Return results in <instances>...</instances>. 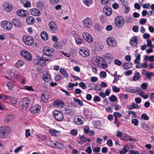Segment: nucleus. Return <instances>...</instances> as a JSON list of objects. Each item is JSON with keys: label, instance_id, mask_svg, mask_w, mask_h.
<instances>
[{"label": "nucleus", "instance_id": "50", "mask_svg": "<svg viewBox=\"0 0 154 154\" xmlns=\"http://www.w3.org/2000/svg\"><path fill=\"white\" fill-rule=\"evenodd\" d=\"M140 95L144 99H147L148 97V95H145L144 92H141L140 94Z\"/></svg>", "mask_w": 154, "mask_h": 154}, {"label": "nucleus", "instance_id": "14", "mask_svg": "<svg viewBox=\"0 0 154 154\" xmlns=\"http://www.w3.org/2000/svg\"><path fill=\"white\" fill-rule=\"evenodd\" d=\"M142 72L146 76L145 78L148 79H150L151 77L153 76V75H154L153 72L146 71L144 69L142 70Z\"/></svg>", "mask_w": 154, "mask_h": 154}, {"label": "nucleus", "instance_id": "52", "mask_svg": "<svg viewBox=\"0 0 154 154\" xmlns=\"http://www.w3.org/2000/svg\"><path fill=\"white\" fill-rule=\"evenodd\" d=\"M141 127L142 128L146 130H149V127L147 124H142L141 125Z\"/></svg>", "mask_w": 154, "mask_h": 154}, {"label": "nucleus", "instance_id": "20", "mask_svg": "<svg viewBox=\"0 0 154 154\" xmlns=\"http://www.w3.org/2000/svg\"><path fill=\"white\" fill-rule=\"evenodd\" d=\"M30 12L31 14L35 16H38L41 15V12L39 11L35 8L31 9Z\"/></svg>", "mask_w": 154, "mask_h": 154}, {"label": "nucleus", "instance_id": "32", "mask_svg": "<svg viewBox=\"0 0 154 154\" xmlns=\"http://www.w3.org/2000/svg\"><path fill=\"white\" fill-rule=\"evenodd\" d=\"M49 131L51 135L53 136H57L58 135V134L60 132L59 131L53 129H50Z\"/></svg>", "mask_w": 154, "mask_h": 154}, {"label": "nucleus", "instance_id": "57", "mask_svg": "<svg viewBox=\"0 0 154 154\" xmlns=\"http://www.w3.org/2000/svg\"><path fill=\"white\" fill-rule=\"evenodd\" d=\"M141 118L142 119L145 120H148L149 119V117L146 113H144L142 115Z\"/></svg>", "mask_w": 154, "mask_h": 154}, {"label": "nucleus", "instance_id": "36", "mask_svg": "<svg viewBox=\"0 0 154 154\" xmlns=\"http://www.w3.org/2000/svg\"><path fill=\"white\" fill-rule=\"evenodd\" d=\"M128 108L130 109H138L139 108L138 105L135 103H132L131 105H129L128 106Z\"/></svg>", "mask_w": 154, "mask_h": 154}, {"label": "nucleus", "instance_id": "61", "mask_svg": "<svg viewBox=\"0 0 154 154\" xmlns=\"http://www.w3.org/2000/svg\"><path fill=\"white\" fill-rule=\"evenodd\" d=\"M132 123L136 126H137L138 124V120L137 119H134L132 120Z\"/></svg>", "mask_w": 154, "mask_h": 154}, {"label": "nucleus", "instance_id": "22", "mask_svg": "<svg viewBox=\"0 0 154 154\" xmlns=\"http://www.w3.org/2000/svg\"><path fill=\"white\" fill-rule=\"evenodd\" d=\"M48 96V95L45 93H42L41 96V101L45 103L47 102L49 98Z\"/></svg>", "mask_w": 154, "mask_h": 154}, {"label": "nucleus", "instance_id": "1", "mask_svg": "<svg viewBox=\"0 0 154 154\" xmlns=\"http://www.w3.org/2000/svg\"><path fill=\"white\" fill-rule=\"evenodd\" d=\"M10 128L8 126H4L0 128V138L7 136L10 132Z\"/></svg>", "mask_w": 154, "mask_h": 154}, {"label": "nucleus", "instance_id": "10", "mask_svg": "<svg viewBox=\"0 0 154 154\" xmlns=\"http://www.w3.org/2000/svg\"><path fill=\"white\" fill-rule=\"evenodd\" d=\"M79 53L80 55L83 57H88L90 54V51L87 49H81Z\"/></svg>", "mask_w": 154, "mask_h": 154}, {"label": "nucleus", "instance_id": "11", "mask_svg": "<svg viewBox=\"0 0 154 154\" xmlns=\"http://www.w3.org/2000/svg\"><path fill=\"white\" fill-rule=\"evenodd\" d=\"M82 36L85 39L88 43H90L93 41L92 37L88 33L84 32L82 34Z\"/></svg>", "mask_w": 154, "mask_h": 154}, {"label": "nucleus", "instance_id": "41", "mask_svg": "<svg viewBox=\"0 0 154 154\" xmlns=\"http://www.w3.org/2000/svg\"><path fill=\"white\" fill-rule=\"evenodd\" d=\"M54 47L57 49H61L62 48L61 44L60 42H56L54 44Z\"/></svg>", "mask_w": 154, "mask_h": 154}, {"label": "nucleus", "instance_id": "59", "mask_svg": "<svg viewBox=\"0 0 154 154\" xmlns=\"http://www.w3.org/2000/svg\"><path fill=\"white\" fill-rule=\"evenodd\" d=\"M79 86L83 89L86 88L87 87L86 84L84 82H81L79 84Z\"/></svg>", "mask_w": 154, "mask_h": 154}, {"label": "nucleus", "instance_id": "34", "mask_svg": "<svg viewBox=\"0 0 154 154\" xmlns=\"http://www.w3.org/2000/svg\"><path fill=\"white\" fill-rule=\"evenodd\" d=\"M41 36L42 39L44 40H46L48 38V35L47 33L45 31L42 32L41 33Z\"/></svg>", "mask_w": 154, "mask_h": 154}, {"label": "nucleus", "instance_id": "42", "mask_svg": "<svg viewBox=\"0 0 154 154\" xmlns=\"http://www.w3.org/2000/svg\"><path fill=\"white\" fill-rule=\"evenodd\" d=\"M39 59L40 60H39V65L43 66H45L46 64V61L43 60L41 57H40Z\"/></svg>", "mask_w": 154, "mask_h": 154}, {"label": "nucleus", "instance_id": "2", "mask_svg": "<svg viewBox=\"0 0 154 154\" xmlns=\"http://www.w3.org/2000/svg\"><path fill=\"white\" fill-rule=\"evenodd\" d=\"M30 103V100L28 97L24 98L20 103V106L23 109L26 110Z\"/></svg>", "mask_w": 154, "mask_h": 154}, {"label": "nucleus", "instance_id": "19", "mask_svg": "<svg viewBox=\"0 0 154 154\" xmlns=\"http://www.w3.org/2000/svg\"><path fill=\"white\" fill-rule=\"evenodd\" d=\"M12 24L14 26L21 27L22 26V24L20 20L17 19H14L12 20Z\"/></svg>", "mask_w": 154, "mask_h": 154}, {"label": "nucleus", "instance_id": "39", "mask_svg": "<svg viewBox=\"0 0 154 154\" xmlns=\"http://www.w3.org/2000/svg\"><path fill=\"white\" fill-rule=\"evenodd\" d=\"M24 64V62L21 60H18L15 63V66L18 68L22 66Z\"/></svg>", "mask_w": 154, "mask_h": 154}, {"label": "nucleus", "instance_id": "30", "mask_svg": "<svg viewBox=\"0 0 154 154\" xmlns=\"http://www.w3.org/2000/svg\"><path fill=\"white\" fill-rule=\"evenodd\" d=\"M60 72L64 76V77L68 79V74L67 73L66 70L64 68H61L60 69Z\"/></svg>", "mask_w": 154, "mask_h": 154}, {"label": "nucleus", "instance_id": "3", "mask_svg": "<svg viewBox=\"0 0 154 154\" xmlns=\"http://www.w3.org/2000/svg\"><path fill=\"white\" fill-rule=\"evenodd\" d=\"M115 24L118 28H121L124 25L125 20L124 18L121 16H117L115 20Z\"/></svg>", "mask_w": 154, "mask_h": 154}, {"label": "nucleus", "instance_id": "40", "mask_svg": "<svg viewBox=\"0 0 154 154\" xmlns=\"http://www.w3.org/2000/svg\"><path fill=\"white\" fill-rule=\"evenodd\" d=\"M54 144L55 147L57 148L61 149L64 147L63 145L58 142L54 143Z\"/></svg>", "mask_w": 154, "mask_h": 154}, {"label": "nucleus", "instance_id": "47", "mask_svg": "<svg viewBox=\"0 0 154 154\" xmlns=\"http://www.w3.org/2000/svg\"><path fill=\"white\" fill-rule=\"evenodd\" d=\"M7 86L10 90H11L14 87V85L11 82H9L7 83Z\"/></svg>", "mask_w": 154, "mask_h": 154}, {"label": "nucleus", "instance_id": "51", "mask_svg": "<svg viewBox=\"0 0 154 154\" xmlns=\"http://www.w3.org/2000/svg\"><path fill=\"white\" fill-rule=\"evenodd\" d=\"M11 102L14 105L16 104L17 103V99L15 97H12L10 98Z\"/></svg>", "mask_w": 154, "mask_h": 154}, {"label": "nucleus", "instance_id": "28", "mask_svg": "<svg viewBox=\"0 0 154 154\" xmlns=\"http://www.w3.org/2000/svg\"><path fill=\"white\" fill-rule=\"evenodd\" d=\"M26 21L29 24H33L35 22V20L33 17H29L27 18Z\"/></svg>", "mask_w": 154, "mask_h": 154}, {"label": "nucleus", "instance_id": "49", "mask_svg": "<svg viewBox=\"0 0 154 154\" xmlns=\"http://www.w3.org/2000/svg\"><path fill=\"white\" fill-rule=\"evenodd\" d=\"M109 99L111 101L114 102L117 100V97L114 95H112L109 97Z\"/></svg>", "mask_w": 154, "mask_h": 154}, {"label": "nucleus", "instance_id": "29", "mask_svg": "<svg viewBox=\"0 0 154 154\" xmlns=\"http://www.w3.org/2000/svg\"><path fill=\"white\" fill-rule=\"evenodd\" d=\"M84 113L87 118H90L92 116L91 112L88 109H85L84 110Z\"/></svg>", "mask_w": 154, "mask_h": 154}, {"label": "nucleus", "instance_id": "53", "mask_svg": "<svg viewBox=\"0 0 154 154\" xmlns=\"http://www.w3.org/2000/svg\"><path fill=\"white\" fill-rule=\"evenodd\" d=\"M39 57L38 56H36V58L34 59L33 61L34 64L35 65L39 64V60H40Z\"/></svg>", "mask_w": 154, "mask_h": 154}, {"label": "nucleus", "instance_id": "46", "mask_svg": "<svg viewBox=\"0 0 154 154\" xmlns=\"http://www.w3.org/2000/svg\"><path fill=\"white\" fill-rule=\"evenodd\" d=\"M92 0H83V2L88 7L91 5Z\"/></svg>", "mask_w": 154, "mask_h": 154}, {"label": "nucleus", "instance_id": "5", "mask_svg": "<svg viewBox=\"0 0 154 154\" xmlns=\"http://www.w3.org/2000/svg\"><path fill=\"white\" fill-rule=\"evenodd\" d=\"M23 40L25 44L29 45H33L34 41L33 38L27 35L23 36Z\"/></svg>", "mask_w": 154, "mask_h": 154}, {"label": "nucleus", "instance_id": "43", "mask_svg": "<svg viewBox=\"0 0 154 154\" xmlns=\"http://www.w3.org/2000/svg\"><path fill=\"white\" fill-rule=\"evenodd\" d=\"M101 60H103V58H101L99 56H97L93 60H94L95 62V64H98V63H100Z\"/></svg>", "mask_w": 154, "mask_h": 154}, {"label": "nucleus", "instance_id": "6", "mask_svg": "<svg viewBox=\"0 0 154 154\" xmlns=\"http://www.w3.org/2000/svg\"><path fill=\"white\" fill-rule=\"evenodd\" d=\"M20 55L25 59L30 61L32 59L31 54L28 51L26 50H22L20 52Z\"/></svg>", "mask_w": 154, "mask_h": 154}, {"label": "nucleus", "instance_id": "38", "mask_svg": "<svg viewBox=\"0 0 154 154\" xmlns=\"http://www.w3.org/2000/svg\"><path fill=\"white\" fill-rule=\"evenodd\" d=\"M129 149V147L128 146H125L122 149L120 150L119 152L120 154H124L128 151Z\"/></svg>", "mask_w": 154, "mask_h": 154}, {"label": "nucleus", "instance_id": "9", "mask_svg": "<svg viewBox=\"0 0 154 154\" xmlns=\"http://www.w3.org/2000/svg\"><path fill=\"white\" fill-rule=\"evenodd\" d=\"M106 42L108 45L111 47H115L116 45V42L112 38H108L106 40Z\"/></svg>", "mask_w": 154, "mask_h": 154}, {"label": "nucleus", "instance_id": "62", "mask_svg": "<svg viewBox=\"0 0 154 154\" xmlns=\"http://www.w3.org/2000/svg\"><path fill=\"white\" fill-rule=\"evenodd\" d=\"M75 40L76 43L78 44H80L82 42V40L78 37L75 38Z\"/></svg>", "mask_w": 154, "mask_h": 154}, {"label": "nucleus", "instance_id": "63", "mask_svg": "<svg viewBox=\"0 0 154 154\" xmlns=\"http://www.w3.org/2000/svg\"><path fill=\"white\" fill-rule=\"evenodd\" d=\"M146 20L145 18L141 19L139 20V23L142 25H144L146 22Z\"/></svg>", "mask_w": 154, "mask_h": 154}, {"label": "nucleus", "instance_id": "48", "mask_svg": "<svg viewBox=\"0 0 154 154\" xmlns=\"http://www.w3.org/2000/svg\"><path fill=\"white\" fill-rule=\"evenodd\" d=\"M140 60V54H138L137 55L135 59L134 60V62L135 63L139 64V63Z\"/></svg>", "mask_w": 154, "mask_h": 154}, {"label": "nucleus", "instance_id": "45", "mask_svg": "<svg viewBox=\"0 0 154 154\" xmlns=\"http://www.w3.org/2000/svg\"><path fill=\"white\" fill-rule=\"evenodd\" d=\"M134 20V18L133 17L127 18L126 19V22L128 23H132Z\"/></svg>", "mask_w": 154, "mask_h": 154}, {"label": "nucleus", "instance_id": "54", "mask_svg": "<svg viewBox=\"0 0 154 154\" xmlns=\"http://www.w3.org/2000/svg\"><path fill=\"white\" fill-rule=\"evenodd\" d=\"M71 134L73 136H76L78 134V131L77 130L73 129L70 131Z\"/></svg>", "mask_w": 154, "mask_h": 154}, {"label": "nucleus", "instance_id": "44", "mask_svg": "<svg viewBox=\"0 0 154 154\" xmlns=\"http://www.w3.org/2000/svg\"><path fill=\"white\" fill-rule=\"evenodd\" d=\"M73 100L75 102L78 103V104L80 106H82L83 105V102L82 100L75 98H74Z\"/></svg>", "mask_w": 154, "mask_h": 154}, {"label": "nucleus", "instance_id": "31", "mask_svg": "<svg viewBox=\"0 0 154 154\" xmlns=\"http://www.w3.org/2000/svg\"><path fill=\"white\" fill-rule=\"evenodd\" d=\"M130 42L131 44L133 46H136L137 43V40L136 37H134L131 38L130 39Z\"/></svg>", "mask_w": 154, "mask_h": 154}, {"label": "nucleus", "instance_id": "24", "mask_svg": "<svg viewBox=\"0 0 154 154\" xmlns=\"http://www.w3.org/2000/svg\"><path fill=\"white\" fill-rule=\"evenodd\" d=\"M43 78L44 81L46 82H49L51 81L50 76L47 72H46L45 74L44 73Z\"/></svg>", "mask_w": 154, "mask_h": 154}, {"label": "nucleus", "instance_id": "60", "mask_svg": "<svg viewBox=\"0 0 154 154\" xmlns=\"http://www.w3.org/2000/svg\"><path fill=\"white\" fill-rule=\"evenodd\" d=\"M147 87V85L146 83H142L141 85V88L143 90H146Z\"/></svg>", "mask_w": 154, "mask_h": 154}, {"label": "nucleus", "instance_id": "58", "mask_svg": "<svg viewBox=\"0 0 154 154\" xmlns=\"http://www.w3.org/2000/svg\"><path fill=\"white\" fill-rule=\"evenodd\" d=\"M113 115L115 117L117 118L118 117H122V115L121 113L118 112H114Z\"/></svg>", "mask_w": 154, "mask_h": 154}, {"label": "nucleus", "instance_id": "12", "mask_svg": "<svg viewBox=\"0 0 154 154\" xmlns=\"http://www.w3.org/2000/svg\"><path fill=\"white\" fill-rule=\"evenodd\" d=\"M84 121V117L81 116L75 117L74 120L75 123L78 125L83 124Z\"/></svg>", "mask_w": 154, "mask_h": 154}, {"label": "nucleus", "instance_id": "23", "mask_svg": "<svg viewBox=\"0 0 154 154\" xmlns=\"http://www.w3.org/2000/svg\"><path fill=\"white\" fill-rule=\"evenodd\" d=\"M17 13L18 15L22 17H24L26 15V11L24 10H19L17 11Z\"/></svg>", "mask_w": 154, "mask_h": 154}, {"label": "nucleus", "instance_id": "18", "mask_svg": "<svg viewBox=\"0 0 154 154\" xmlns=\"http://www.w3.org/2000/svg\"><path fill=\"white\" fill-rule=\"evenodd\" d=\"M103 12L107 16H109L112 14V10L109 7L106 6L103 8Z\"/></svg>", "mask_w": 154, "mask_h": 154}, {"label": "nucleus", "instance_id": "15", "mask_svg": "<svg viewBox=\"0 0 154 154\" xmlns=\"http://www.w3.org/2000/svg\"><path fill=\"white\" fill-rule=\"evenodd\" d=\"M64 104L63 102L60 100H56L53 103V106L55 107H63Z\"/></svg>", "mask_w": 154, "mask_h": 154}, {"label": "nucleus", "instance_id": "27", "mask_svg": "<svg viewBox=\"0 0 154 154\" xmlns=\"http://www.w3.org/2000/svg\"><path fill=\"white\" fill-rule=\"evenodd\" d=\"M36 6L40 10H43L45 8L44 4L41 2H37L36 3Z\"/></svg>", "mask_w": 154, "mask_h": 154}, {"label": "nucleus", "instance_id": "64", "mask_svg": "<svg viewBox=\"0 0 154 154\" xmlns=\"http://www.w3.org/2000/svg\"><path fill=\"white\" fill-rule=\"evenodd\" d=\"M114 63L115 64L119 66H120L122 64L121 61L118 59L115 60Z\"/></svg>", "mask_w": 154, "mask_h": 154}, {"label": "nucleus", "instance_id": "21", "mask_svg": "<svg viewBox=\"0 0 154 154\" xmlns=\"http://www.w3.org/2000/svg\"><path fill=\"white\" fill-rule=\"evenodd\" d=\"M83 23L84 25L87 27H89L91 26V19L88 18H86L83 21Z\"/></svg>", "mask_w": 154, "mask_h": 154}, {"label": "nucleus", "instance_id": "16", "mask_svg": "<svg viewBox=\"0 0 154 154\" xmlns=\"http://www.w3.org/2000/svg\"><path fill=\"white\" fill-rule=\"evenodd\" d=\"M4 9L8 12H10L12 9V5L10 3H5L3 4Z\"/></svg>", "mask_w": 154, "mask_h": 154}, {"label": "nucleus", "instance_id": "8", "mask_svg": "<svg viewBox=\"0 0 154 154\" xmlns=\"http://www.w3.org/2000/svg\"><path fill=\"white\" fill-rule=\"evenodd\" d=\"M54 116L57 121H62L63 119V116L62 113L59 111H54L53 112Z\"/></svg>", "mask_w": 154, "mask_h": 154}, {"label": "nucleus", "instance_id": "56", "mask_svg": "<svg viewBox=\"0 0 154 154\" xmlns=\"http://www.w3.org/2000/svg\"><path fill=\"white\" fill-rule=\"evenodd\" d=\"M94 27L95 30H97L98 31L102 29V27L97 24H96L95 25Z\"/></svg>", "mask_w": 154, "mask_h": 154}, {"label": "nucleus", "instance_id": "33", "mask_svg": "<svg viewBox=\"0 0 154 154\" xmlns=\"http://www.w3.org/2000/svg\"><path fill=\"white\" fill-rule=\"evenodd\" d=\"M140 77V75L138 72H136L134 74L132 78L133 81H137Z\"/></svg>", "mask_w": 154, "mask_h": 154}, {"label": "nucleus", "instance_id": "13", "mask_svg": "<svg viewBox=\"0 0 154 154\" xmlns=\"http://www.w3.org/2000/svg\"><path fill=\"white\" fill-rule=\"evenodd\" d=\"M40 109V106H39L35 105L32 106L30 111L32 113L35 114L39 112Z\"/></svg>", "mask_w": 154, "mask_h": 154}, {"label": "nucleus", "instance_id": "35", "mask_svg": "<svg viewBox=\"0 0 154 154\" xmlns=\"http://www.w3.org/2000/svg\"><path fill=\"white\" fill-rule=\"evenodd\" d=\"M43 60H45L46 61L50 60L51 59V57L48 55L44 53L41 57Z\"/></svg>", "mask_w": 154, "mask_h": 154}, {"label": "nucleus", "instance_id": "17", "mask_svg": "<svg viewBox=\"0 0 154 154\" xmlns=\"http://www.w3.org/2000/svg\"><path fill=\"white\" fill-rule=\"evenodd\" d=\"M49 26L50 29L53 31L56 32L57 30V26L54 22L52 21L49 22Z\"/></svg>", "mask_w": 154, "mask_h": 154}, {"label": "nucleus", "instance_id": "37", "mask_svg": "<svg viewBox=\"0 0 154 154\" xmlns=\"http://www.w3.org/2000/svg\"><path fill=\"white\" fill-rule=\"evenodd\" d=\"M72 109L69 106L66 107L63 109V111L65 113L68 114H70L72 112Z\"/></svg>", "mask_w": 154, "mask_h": 154}, {"label": "nucleus", "instance_id": "7", "mask_svg": "<svg viewBox=\"0 0 154 154\" xmlns=\"http://www.w3.org/2000/svg\"><path fill=\"white\" fill-rule=\"evenodd\" d=\"M43 52L44 53L48 54L51 57L54 54V50L52 48L47 46L44 48Z\"/></svg>", "mask_w": 154, "mask_h": 154}, {"label": "nucleus", "instance_id": "26", "mask_svg": "<svg viewBox=\"0 0 154 154\" xmlns=\"http://www.w3.org/2000/svg\"><path fill=\"white\" fill-rule=\"evenodd\" d=\"M132 66V63L131 62L125 63L123 64V68L125 70L130 68Z\"/></svg>", "mask_w": 154, "mask_h": 154}, {"label": "nucleus", "instance_id": "4", "mask_svg": "<svg viewBox=\"0 0 154 154\" xmlns=\"http://www.w3.org/2000/svg\"><path fill=\"white\" fill-rule=\"evenodd\" d=\"M1 25L3 29L7 30H11L13 27L12 24L7 21H2L1 23Z\"/></svg>", "mask_w": 154, "mask_h": 154}, {"label": "nucleus", "instance_id": "25", "mask_svg": "<svg viewBox=\"0 0 154 154\" xmlns=\"http://www.w3.org/2000/svg\"><path fill=\"white\" fill-rule=\"evenodd\" d=\"M14 118V116L12 115H9L5 117V122L7 123H8L13 119Z\"/></svg>", "mask_w": 154, "mask_h": 154}, {"label": "nucleus", "instance_id": "55", "mask_svg": "<svg viewBox=\"0 0 154 154\" xmlns=\"http://www.w3.org/2000/svg\"><path fill=\"white\" fill-rule=\"evenodd\" d=\"M141 89L139 88H137L136 89H131L130 93H135L139 92Z\"/></svg>", "mask_w": 154, "mask_h": 154}]
</instances>
